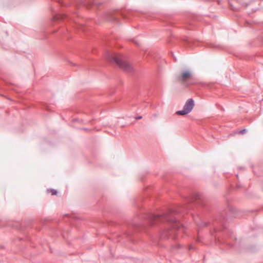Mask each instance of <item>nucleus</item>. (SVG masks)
Masks as SVG:
<instances>
[{
	"label": "nucleus",
	"mask_w": 263,
	"mask_h": 263,
	"mask_svg": "<svg viewBox=\"0 0 263 263\" xmlns=\"http://www.w3.org/2000/svg\"><path fill=\"white\" fill-rule=\"evenodd\" d=\"M109 60L110 62H114L119 67L125 70H129L131 69V66L127 61L123 60L120 57L116 55H111L109 57Z\"/></svg>",
	"instance_id": "f257e3e1"
},
{
	"label": "nucleus",
	"mask_w": 263,
	"mask_h": 263,
	"mask_svg": "<svg viewBox=\"0 0 263 263\" xmlns=\"http://www.w3.org/2000/svg\"><path fill=\"white\" fill-rule=\"evenodd\" d=\"M194 106V101L192 99L187 100L182 110L178 111L176 114L184 116L190 113L193 109Z\"/></svg>",
	"instance_id": "f03ea898"
},
{
	"label": "nucleus",
	"mask_w": 263,
	"mask_h": 263,
	"mask_svg": "<svg viewBox=\"0 0 263 263\" xmlns=\"http://www.w3.org/2000/svg\"><path fill=\"white\" fill-rule=\"evenodd\" d=\"M192 73L190 70H185L182 71L177 77V80L181 83H186L191 79Z\"/></svg>",
	"instance_id": "7ed1b4c3"
},
{
	"label": "nucleus",
	"mask_w": 263,
	"mask_h": 263,
	"mask_svg": "<svg viewBox=\"0 0 263 263\" xmlns=\"http://www.w3.org/2000/svg\"><path fill=\"white\" fill-rule=\"evenodd\" d=\"M141 118H142V117H141V116H139V117H138L136 118V119H140Z\"/></svg>",
	"instance_id": "20e7f679"
},
{
	"label": "nucleus",
	"mask_w": 263,
	"mask_h": 263,
	"mask_svg": "<svg viewBox=\"0 0 263 263\" xmlns=\"http://www.w3.org/2000/svg\"><path fill=\"white\" fill-rule=\"evenodd\" d=\"M54 194H55V192L52 191V195H54Z\"/></svg>",
	"instance_id": "39448f33"
}]
</instances>
